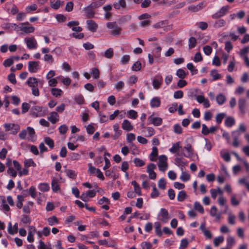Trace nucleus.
Wrapping results in <instances>:
<instances>
[{"label": "nucleus", "instance_id": "19", "mask_svg": "<svg viewBox=\"0 0 249 249\" xmlns=\"http://www.w3.org/2000/svg\"><path fill=\"white\" fill-rule=\"evenodd\" d=\"M161 104L160 99L159 97H155L152 98L150 101V106L152 108L158 107Z\"/></svg>", "mask_w": 249, "mask_h": 249}, {"label": "nucleus", "instance_id": "25", "mask_svg": "<svg viewBox=\"0 0 249 249\" xmlns=\"http://www.w3.org/2000/svg\"><path fill=\"white\" fill-rule=\"evenodd\" d=\"M158 155V150L157 147L154 146L152 148V151L150 155V160L152 161H156L157 160L156 157Z\"/></svg>", "mask_w": 249, "mask_h": 249}, {"label": "nucleus", "instance_id": "9", "mask_svg": "<svg viewBox=\"0 0 249 249\" xmlns=\"http://www.w3.org/2000/svg\"><path fill=\"white\" fill-rule=\"evenodd\" d=\"M24 41L26 43L27 48L29 49H34L36 48L37 42L34 37L25 38Z\"/></svg>", "mask_w": 249, "mask_h": 249}, {"label": "nucleus", "instance_id": "2", "mask_svg": "<svg viewBox=\"0 0 249 249\" xmlns=\"http://www.w3.org/2000/svg\"><path fill=\"white\" fill-rule=\"evenodd\" d=\"M43 107L40 106H35L31 107L30 110V114L35 117H41L44 115L45 112L47 110V108L43 111Z\"/></svg>", "mask_w": 249, "mask_h": 249}, {"label": "nucleus", "instance_id": "40", "mask_svg": "<svg viewBox=\"0 0 249 249\" xmlns=\"http://www.w3.org/2000/svg\"><path fill=\"white\" fill-rule=\"evenodd\" d=\"M211 75L213 77V80L215 81L221 78L220 74L217 73L216 70H213L211 71Z\"/></svg>", "mask_w": 249, "mask_h": 249}, {"label": "nucleus", "instance_id": "48", "mask_svg": "<svg viewBox=\"0 0 249 249\" xmlns=\"http://www.w3.org/2000/svg\"><path fill=\"white\" fill-rule=\"evenodd\" d=\"M188 46L189 49H192L196 46V40L194 37H191L189 39Z\"/></svg>", "mask_w": 249, "mask_h": 249}, {"label": "nucleus", "instance_id": "17", "mask_svg": "<svg viewBox=\"0 0 249 249\" xmlns=\"http://www.w3.org/2000/svg\"><path fill=\"white\" fill-rule=\"evenodd\" d=\"M200 229L203 232L204 236L207 239H211L212 237V234L211 232L207 230L205 227V224L204 223H201L200 226Z\"/></svg>", "mask_w": 249, "mask_h": 249}, {"label": "nucleus", "instance_id": "27", "mask_svg": "<svg viewBox=\"0 0 249 249\" xmlns=\"http://www.w3.org/2000/svg\"><path fill=\"white\" fill-rule=\"evenodd\" d=\"M18 26L16 24L11 23H4L1 24V28L5 30H12L14 28V29H16Z\"/></svg>", "mask_w": 249, "mask_h": 249}, {"label": "nucleus", "instance_id": "26", "mask_svg": "<svg viewBox=\"0 0 249 249\" xmlns=\"http://www.w3.org/2000/svg\"><path fill=\"white\" fill-rule=\"evenodd\" d=\"M19 29L21 31L25 33H32L35 31V28L32 26H20Z\"/></svg>", "mask_w": 249, "mask_h": 249}, {"label": "nucleus", "instance_id": "56", "mask_svg": "<svg viewBox=\"0 0 249 249\" xmlns=\"http://www.w3.org/2000/svg\"><path fill=\"white\" fill-rule=\"evenodd\" d=\"M166 182L164 178H160L158 182V186L162 190H165L166 189Z\"/></svg>", "mask_w": 249, "mask_h": 249}, {"label": "nucleus", "instance_id": "34", "mask_svg": "<svg viewBox=\"0 0 249 249\" xmlns=\"http://www.w3.org/2000/svg\"><path fill=\"white\" fill-rule=\"evenodd\" d=\"M226 24V21L223 19H220L215 21L213 27L215 28H219L223 27Z\"/></svg>", "mask_w": 249, "mask_h": 249}, {"label": "nucleus", "instance_id": "16", "mask_svg": "<svg viewBox=\"0 0 249 249\" xmlns=\"http://www.w3.org/2000/svg\"><path fill=\"white\" fill-rule=\"evenodd\" d=\"M113 130L115 133L112 135L113 140H117L122 134V131L119 129V125L118 124H115L113 126Z\"/></svg>", "mask_w": 249, "mask_h": 249}, {"label": "nucleus", "instance_id": "55", "mask_svg": "<svg viewBox=\"0 0 249 249\" xmlns=\"http://www.w3.org/2000/svg\"><path fill=\"white\" fill-rule=\"evenodd\" d=\"M91 75H93V77L97 79L99 77V71L97 68H93L91 69L90 72Z\"/></svg>", "mask_w": 249, "mask_h": 249}, {"label": "nucleus", "instance_id": "52", "mask_svg": "<svg viewBox=\"0 0 249 249\" xmlns=\"http://www.w3.org/2000/svg\"><path fill=\"white\" fill-rule=\"evenodd\" d=\"M187 68L191 71L192 74H196L198 72L197 70L195 68L194 65L192 63H188L187 65Z\"/></svg>", "mask_w": 249, "mask_h": 249}, {"label": "nucleus", "instance_id": "37", "mask_svg": "<svg viewBox=\"0 0 249 249\" xmlns=\"http://www.w3.org/2000/svg\"><path fill=\"white\" fill-rule=\"evenodd\" d=\"M27 133L31 138V140L33 141L36 138L35 131L33 127L28 126L27 128Z\"/></svg>", "mask_w": 249, "mask_h": 249}, {"label": "nucleus", "instance_id": "35", "mask_svg": "<svg viewBox=\"0 0 249 249\" xmlns=\"http://www.w3.org/2000/svg\"><path fill=\"white\" fill-rule=\"evenodd\" d=\"M235 124V120L232 117H228L225 121L226 126L229 127H231Z\"/></svg>", "mask_w": 249, "mask_h": 249}, {"label": "nucleus", "instance_id": "18", "mask_svg": "<svg viewBox=\"0 0 249 249\" xmlns=\"http://www.w3.org/2000/svg\"><path fill=\"white\" fill-rule=\"evenodd\" d=\"M122 128L127 131H130L133 129V126L127 120H124L122 124Z\"/></svg>", "mask_w": 249, "mask_h": 249}, {"label": "nucleus", "instance_id": "61", "mask_svg": "<svg viewBox=\"0 0 249 249\" xmlns=\"http://www.w3.org/2000/svg\"><path fill=\"white\" fill-rule=\"evenodd\" d=\"M66 173L67 175L71 178H75L76 177V175L74 171L72 170L68 169L66 170Z\"/></svg>", "mask_w": 249, "mask_h": 249}, {"label": "nucleus", "instance_id": "23", "mask_svg": "<svg viewBox=\"0 0 249 249\" xmlns=\"http://www.w3.org/2000/svg\"><path fill=\"white\" fill-rule=\"evenodd\" d=\"M52 189L53 192H57L60 189L58 184V180L55 178H53L51 182Z\"/></svg>", "mask_w": 249, "mask_h": 249}, {"label": "nucleus", "instance_id": "59", "mask_svg": "<svg viewBox=\"0 0 249 249\" xmlns=\"http://www.w3.org/2000/svg\"><path fill=\"white\" fill-rule=\"evenodd\" d=\"M28 192L29 195H31L32 197L35 198L36 196V188L34 186H32L30 187L29 189L28 190Z\"/></svg>", "mask_w": 249, "mask_h": 249}, {"label": "nucleus", "instance_id": "6", "mask_svg": "<svg viewBox=\"0 0 249 249\" xmlns=\"http://www.w3.org/2000/svg\"><path fill=\"white\" fill-rule=\"evenodd\" d=\"M148 124H153L155 126H159L162 124V120L160 117H155L154 114L150 115L147 119Z\"/></svg>", "mask_w": 249, "mask_h": 249}, {"label": "nucleus", "instance_id": "7", "mask_svg": "<svg viewBox=\"0 0 249 249\" xmlns=\"http://www.w3.org/2000/svg\"><path fill=\"white\" fill-rule=\"evenodd\" d=\"M159 219L163 223H167L169 219V213L168 211L164 209L161 208L158 214Z\"/></svg>", "mask_w": 249, "mask_h": 249}, {"label": "nucleus", "instance_id": "47", "mask_svg": "<svg viewBox=\"0 0 249 249\" xmlns=\"http://www.w3.org/2000/svg\"><path fill=\"white\" fill-rule=\"evenodd\" d=\"M114 52L113 49L111 48H110L108 49H107L105 52V56L108 59H110L113 56Z\"/></svg>", "mask_w": 249, "mask_h": 249}, {"label": "nucleus", "instance_id": "46", "mask_svg": "<svg viewBox=\"0 0 249 249\" xmlns=\"http://www.w3.org/2000/svg\"><path fill=\"white\" fill-rule=\"evenodd\" d=\"M142 68V64L139 61H136L132 66V70L134 71H140Z\"/></svg>", "mask_w": 249, "mask_h": 249}, {"label": "nucleus", "instance_id": "64", "mask_svg": "<svg viewBox=\"0 0 249 249\" xmlns=\"http://www.w3.org/2000/svg\"><path fill=\"white\" fill-rule=\"evenodd\" d=\"M152 246V244L149 242H143L141 244L142 249H151Z\"/></svg>", "mask_w": 249, "mask_h": 249}, {"label": "nucleus", "instance_id": "60", "mask_svg": "<svg viewBox=\"0 0 249 249\" xmlns=\"http://www.w3.org/2000/svg\"><path fill=\"white\" fill-rule=\"evenodd\" d=\"M124 87V83L122 81H119L115 84V88L118 90H121Z\"/></svg>", "mask_w": 249, "mask_h": 249}, {"label": "nucleus", "instance_id": "42", "mask_svg": "<svg viewBox=\"0 0 249 249\" xmlns=\"http://www.w3.org/2000/svg\"><path fill=\"white\" fill-rule=\"evenodd\" d=\"M194 208L196 210L198 211L201 214H203L204 213V210L203 207L201 205V204L197 201H196L195 202Z\"/></svg>", "mask_w": 249, "mask_h": 249}, {"label": "nucleus", "instance_id": "36", "mask_svg": "<svg viewBox=\"0 0 249 249\" xmlns=\"http://www.w3.org/2000/svg\"><path fill=\"white\" fill-rule=\"evenodd\" d=\"M51 93L53 96L58 97L62 94L63 91L58 88H53L51 89Z\"/></svg>", "mask_w": 249, "mask_h": 249}, {"label": "nucleus", "instance_id": "5", "mask_svg": "<svg viewBox=\"0 0 249 249\" xmlns=\"http://www.w3.org/2000/svg\"><path fill=\"white\" fill-rule=\"evenodd\" d=\"M230 8L229 6H222L220 10L212 15L213 19L218 18L226 14Z\"/></svg>", "mask_w": 249, "mask_h": 249}, {"label": "nucleus", "instance_id": "4", "mask_svg": "<svg viewBox=\"0 0 249 249\" xmlns=\"http://www.w3.org/2000/svg\"><path fill=\"white\" fill-rule=\"evenodd\" d=\"M4 127L6 131L11 130V134L16 135L19 130V125L15 124H5Z\"/></svg>", "mask_w": 249, "mask_h": 249}, {"label": "nucleus", "instance_id": "22", "mask_svg": "<svg viewBox=\"0 0 249 249\" xmlns=\"http://www.w3.org/2000/svg\"><path fill=\"white\" fill-rule=\"evenodd\" d=\"M13 229L15 231H13L12 230V223L10 222L8 223V232L11 235H13L15 233H17L18 230V223H15L13 226Z\"/></svg>", "mask_w": 249, "mask_h": 249}, {"label": "nucleus", "instance_id": "21", "mask_svg": "<svg viewBox=\"0 0 249 249\" xmlns=\"http://www.w3.org/2000/svg\"><path fill=\"white\" fill-rule=\"evenodd\" d=\"M246 100L245 98H240L238 100V107L241 112L244 114L245 113Z\"/></svg>", "mask_w": 249, "mask_h": 249}, {"label": "nucleus", "instance_id": "39", "mask_svg": "<svg viewBox=\"0 0 249 249\" xmlns=\"http://www.w3.org/2000/svg\"><path fill=\"white\" fill-rule=\"evenodd\" d=\"M17 202L16 206L18 209H21L23 205V201H24V196H17Z\"/></svg>", "mask_w": 249, "mask_h": 249}, {"label": "nucleus", "instance_id": "15", "mask_svg": "<svg viewBox=\"0 0 249 249\" xmlns=\"http://www.w3.org/2000/svg\"><path fill=\"white\" fill-rule=\"evenodd\" d=\"M231 135L233 140L232 145L234 147H237L239 146L238 140L241 135V133L239 130H235L232 132Z\"/></svg>", "mask_w": 249, "mask_h": 249}, {"label": "nucleus", "instance_id": "3", "mask_svg": "<svg viewBox=\"0 0 249 249\" xmlns=\"http://www.w3.org/2000/svg\"><path fill=\"white\" fill-rule=\"evenodd\" d=\"M159 162L158 164L159 170L160 171L164 172L167 170L168 167L167 157L166 155H162L159 156Z\"/></svg>", "mask_w": 249, "mask_h": 249}, {"label": "nucleus", "instance_id": "13", "mask_svg": "<svg viewBox=\"0 0 249 249\" xmlns=\"http://www.w3.org/2000/svg\"><path fill=\"white\" fill-rule=\"evenodd\" d=\"M83 11L85 12L87 18H94L95 13L94 9L91 8L89 5L84 8Z\"/></svg>", "mask_w": 249, "mask_h": 249}, {"label": "nucleus", "instance_id": "12", "mask_svg": "<svg viewBox=\"0 0 249 249\" xmlns=\"http://www.w3.org/2000/svg\"><path fill=\"white\" fill-rule=\"evenodd\" d=\"M206 6V3L205 2H201L199 3L198 4L191 5L188 7V10L191 11L193 12H196L198 11L199 10L202 9Z\"/></svg>", "mask_w": 249, "mask_h": 249}, {"label": "nucleus", "instance_id": "50", "mask_svg": "<svg viewBox=\"0 0 249 249\" xmlns=\"http://www.w3.org/2000/svg\"><path fill=\"white\" fill-rule=\"evenodd\" d=\"M176 75L181 79H184L186 76L185 71L181 69H179L176 72Z\"/></svg>", "mask_w": 249, "mask_h": 249}, {"label": "nucleus", "instance_id": "28", "mask_svg": "<svg viewBox=\"0 0 249 249\" xmlns=\"http://www.w3.org/2000/svg\"><path fill=\"white\" fill-rule=\"evenodd\" d=\"M113 6L116 9H119L121 7L125 8L126 7V2L125 0H119L113 4Z\"/></svg>", "mask_w": 249, "mask_h": 249}, {"label": "nucleus", "instance_id": "32", "mask_svg": "<svg viewBox=\"0 0 249 249\" xmlns=\"http://www.w3.org/2000/svg\"><path fill=\"white\" fill-rule=\"evenodd\" d=\"M176 164L178 167H180L181 171L183 170V168L185 165L186 164L187 162L182 160L181 158L177 157L175 160Z\"/></svg>", "mask_w": 249, "mask_h": 249}, {"label": "nucleus", "instance_id": "29", "mask_svg": "<svg viewBox=\"0 0 249 249\" xmlns=\"http://www.w3.org/2000/svg\"><path fill=\"white\" fill-rule=\"evenodd\" d=\"M38 188L40 191L46 192L49 191L50 188L48 183L44 182L39 183L38 185Z\"/></svg>", "mask_w": 249, "mask_h": 249}, {"label": "nucleus", "instance_id": "43", "mask_svg": "<svg viewBox=\"0 0 249 249\" xmlns=\"http://www.w3.org/2000/svg\"><path fill=\"white\" fill-rule=\"evenodd\" d=\"M44 142L51 149H53L54 147V142L53 140L50 137H47L44 138Z\"/></svg>", "mask_w": 249, "mask_h": 249}, {"label": "nucleus", "instance_id": "30", "mask_svg": "<svg viewBox=\"0 0 249 249\" xmlns=\"http://www.w3.org/2000/svg\"><path fill=\"white\" fill-rule=\"evenodd\" d=\"M131 19V16L129 15L122 16L119 19V24H125L128 22Z\"/></svg>", "mask_w": 249, "mask_h": 249}, {"label": "nucleus", "instance_id": "62", "mask_svg": "<svg viewBox=\"0 0 249 249\" xmlns=\"http://www.w3.org/2000/svg\"><path fill=\"white\" fill-rule=\"evenodd\" d=\"M30 107V106L28 103H26V102L22 103V106H21L22 113L23 114H24V113L28 112Z\"/></svg>", "mask_w": 249, "mask_h": 249}, {"label": "nucleus", "instance_id": "51", "mask_svg": "<svg viewBox=\"0 0 249 249\" xmlns=\"http://www.w3.org/2000/svg\"><path fill=\"white\" fill-rule=\"evenodd\" d=\"M130 60V56L129 55H124L122 56L120 60V63L122 65H126L128 63Z\"/></svg>", "mask_w": 249, "mask_h": 249}, {"label": "nucleus", "instance_id": "53", "mask_svg": "<svg viewBox=\"0 0 249 249\" xmlns=\"http://www.w3.org/2000/svg\"><path fill=\"white\" fill-rule=\"evenodd\" d=\"M48 222L51 226L54 225L55 223H58V220L55 216H53L48 218Z\"/></svg>", "mask_w": 249, "mask_h": 249}, {"label": "nucleus", "instance_id": "33", "mask_svg": "<svg viewBox=\"0 0 249 249\" xmlns=\"http://www.w3.org/2000/svg\"><path fill=\"white\" fill-rule=\"evenodd\" d=\"M187 197V195L185 191H180L178 195L177 199L179 202L183 201Z\"/></svg>", "mask_w": 249, "mask_h": 249}, {"label": "nucleus", "instance_id": "45", "mask_svg": "<svg viewBox=\"0 0 249 249\" xmlns=\"http://www.w3.org/2000/svg\"><path fill=\"white\" fill-rule=\"evenodd\" d=\"M153 186V189L152 192L151 193V197L152 198H156L157 197L159 196V192L157 190L156 185L153 183V185H152Z\"/></svg>", "mask_w": 249, "mask_h": 249}, {"label": "nucleus", "instance_id": "31", "mask_svg": "<svg viewBox=\"0 0 249 249\" xmlns=\"http://www.w3.org/2000/svg\"><path fill=\"white\" fill-rule=\"evenodd\" d=\"M216 100L218 105H222L226 102V98L223 94L219 93L216 96Z\"/></svg>", "mask_w": 249, "mask_h": 249}, {"label": "nucleus", "instance_id": "49", "mask_svg": "<svg viewBox=\"0 0 249 249\" xmlns=\"http://www.w3.org/2000/svg\"><path fill=\"white\" fill-rule=\"evenodd\" d=\"M37 8V6L36 4H33L30 6H28L25 8V11L27 13H30L32 11L36 10Z\"/></svg>", "mask_w": 249, "mask_h": 249}, {"label": "nucleus", "instance_id": "10", "mask_svg": "<svg viewBox=\"0 0 249 249\" xmlns=\"http://www.w3.org/2000/svg\"><path fill=\"white\" fill-rule=\"evenodd\" d=\"M163 79L161 75H157L152 81V85L155 89H159L162 83Z\"/></svg>", "mask_w": 249, "mask_h": 249}, {"label": "nucleus", "instance_id": "63", "mask_svg": "<svg viewBox=\"0 0 249 249\" xmlns=\"http://www.w3.org/2000/svg\"><path fill=\"white\" fill-rule=\"evenodd\" d=\"M188 245V241L187 239L184 238L181 240L179 249H185Z\"/></svg>", "mask_w": 249, "mask_h": 249}, {"label": "nucleus", "instance_id": "57", "mask_svg": "<svg viewBox=\"0 0 249 249\" xmlns=\"http://www.w3.org/2000/svg\"><path fill=\"white\" fill-rule=\"evenodd\" d=\"M226 116L225 113H218L216 116V122L217 124H220L223 118Z\"/></svg>", "mask_w": 249, "mask_h": 249}, {"label": "nucleus", "instance_id": "24", "mask_svg": "<svg viewBox=\"0 0 249 249\" xmlns=\"http://www.w3.org/2000/svg\"><path fill=\"white\" fill-rule=\"evenodd\" d=\"M59 116L57 112H52L50 116L48 117V120L53 124H55L58 121Z\"/></svg>", "mask_w": 249, "mask_h": 249}, {"label": "nucleus", "instance_id": "8", "mask_svg": "<svg viewBox=\"0 0 249 249\" xmlns=\"http://www.w3.org/2000/svg\"><path fill=\"white\" fill-rule=\"evenodd\" d=\"M39 62L29 61L28 62V71L31 73H36L39 69Z\"/></svg>", "mask_w": 249, "mask_h": 249}, {"label": "nucleus", "instance_id": "58", "mask_svg": "<svg viewBox=\"0 0 249 249\" xmlns=\"http://www.w3.org/2000/svg\"><path fill=\"white\" fill-rule=\"evenodd\" d=\"M180 179L183 181H186L190 179V175L185 172H182V174L180 177Z\"/></svg>", "mask_w": 249, "mask_h": 249}, {"label": "nucleus", "instance_id": "38", "mask_svg": "<svg viewBox=\"0 0 249 249\" xmlns=\"http://www.w3.org/2000/svg\"><path fill=\"white\" fill-rule=\"evenodd\" d=\"M181 147L180 146V142H178L174 143L172 147L169 149V151L172 153H176Z\"/></svg>", "mask_w": 249, "mask_h": 249}, {"label": "nucleus", "instance_id": "1", "mask_svg": "<svg viewBox=\"0 0 249 249\" xmlns=\"http://www.w3.org/2000/svg\"><path fill=\"white\" fill-rule=\"evenodd\" d=\"M107 27L108 29H111L110 34L113 36H119L121 34L122 30L121 28L119 27L116 22H110L107 23Z\"/></svg>", "mask_w": 249, "mask_h": 249}, {"label": "nucleus", "instance_id": "11", "mask_svg": "<svg viewBox=\"0 0 249 249\" xmlns=\"http://www.w3.org/2000/svg\"><path fill=\"white\" fill-rule=\"evenodd\" d=\"M184 149L187 151V153H183V156L186 158H192L194 156V149L190 143H187L184 147Z\"/></svg>", "mask_w": 249, "mask_h": 249}, {"label": "nucleus", "instance_id": "44", "mask_svg": "<svg viewBox=\"0 0 249 249\" xmlns=\"http://www.w3.org/2000/svg\"><path fill=\"white\" fill-rule=\"evenodd\" d=\"M133 162L137 167H142L145 164L144 161L138 158H134Z\"/></svg>", "mask_w": 249, "mask_h": 249}, {"label": "nucleus", "instance_id": "14", "mask_svg": "<svg viewBox=\"0 0 249 249\" xmlns=\"http://www.w3.org/2000/svg\"><path fill=\"white\" fill-rule=\"evenodd\" d=\"M86 22L87 24V28L89 31L92 32H95L96 31L98 28V25L94 20H88Z\"/></svg>", "mask_w": 249, "mask_h": 249}, {"label": "nucleus", "instance_id": "20", "mask_svg": "<svg viewBox=\"0 0 249 249\" xmlns=\"http://www.w3.org/2000/svg\"><path fill=\"white\" fill-rule=\"evenodd\" d=\"M26 83L29 87L32 88L37 87L38 86L37 79L35 77H29L26 81Z\"/></svg>", "mask_w": 249, "mask_h": 249}, {"label": "nucleus", "instance_id": "41", "mask_svg": "<svg viewBox=\"0 0 249 249\" xmlns=\"http://www.w3.org/2000/svg\"><path fill=\"white\" fill-rule=\"evenodd\" d=\"M24 166L26 168L29 167L30 166L36 167V163L34 161L33 159H29L25 160L24 162Z\"/></svg>", "mask_w": 249, "mask_h": 249}, {"label": "nucleus", "instance_id": "54", "mask_svg": "<svg viewBox=\"0 0 249 249\" xmlns=\"http://www.w3.org/2000/svg\"><path fill=\"white\" fill-rule=\"evenodd\" d=\"M224 237L223 236H219L215 238L213 240V244L215 247H218L219 244L224 241Z\"/></svg>", "mask_w": 249, "mask_h": 249}]
</instances>
